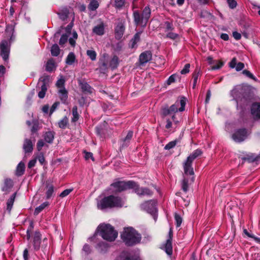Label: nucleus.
Here are the masks:
<instances>
[{
	"label": "nucleus",
	"instance_id": "obj_42",
	"mask_svg": "<svg viewBox=\"0 0 260 260\" xmlns=\"http://www.w3.org/2000/svg\"><path fill=\"white\" fill-rule=\"evenodd\" d=\"M77 33L76 31H73L72 34V37L70 38L69 40V43L72 46L74 47L75 46L76 40L77 39Z\"/></svg>",
	"mask_w": 260,
	"mask_h": 260
},
{
	"label": "nucleus",
	"instance_id": "obj_64",
	"mask_svg": "<svg viewBox=\"0 0 260 260\" xmlns=\"http://www.w3.org/2000/svg\"><path fill=\"white\" fill-rule=\"evenodd\" d=\"M244 67V64L242 62H239L237 63L236 66L235 67L236 71H240L242 70Z\"/></svg>",
	"mask_w": 260,
	"mask_h": 260
},
{
	"label": "nucleus",
	"instance_id": "obj_17",
	"mask_svg": "<svg viewBox=\"0 0 260 260\" xmlns=\"http://www.w3.org/2000/svg\"><path fill=\"white\" fill-rule=\"evenodd\" d=\"M13 186V182L12 179L6 178L4 180V186L2 190L6 192H10L11 189Z\"/></svg>",
	"mask_w": 260,
	"mask_h": 260
},
{
	"label": "nucleus",
	"instance_id": "obj_41",
	"mask_svg": "<svg viewBox=\"0 0 260 260\" xmlns=\"http://www.w3.org/2000/svg\"><path fill=\"white\" fill-rule=\"evenodd\" d=\"M86 54L91 60L94 61L96 59V53L94 50H87L86 51Z\"/></svg>",
	"mask_w": 260,
	"mask_h": 260
},
{
	"label": "nucleus",
	"instance_id": "obj_10",
	"mask_svg": "<svg viewBox=\"0 0 260 260\" xmlns=\"http://www.w3.org/2000/svg\"><path fill=\"white\" fill-rule=\"evenodd\" d=\"M1 56L5 61L8 59L10 51V44L7 41H3L1 43Z\"/></svg>",
	"mask_w": 260,
	"mask_h": 260
},
{
	"label": "nucleus",
	"instance_id": "obj_37",
	"mask_svg": "<svg viewBox=\"0 0 260 260\" xmlns=\"http://www.w3.org/2000/svg\"><path fill=\"white\" fill-rule=\"evenodd\" d=\"M75 60V55L73 52H70L66 59V63L68 64L71 65L72 64Z\"/></svg>",
	"mask_w": 260,
	"mask_h": 260
},
{
	"label": "nucleus",
	"instance_id": "obj_4",
	"mask_svg": "<svg viewBox=\"0 0 260 260\" xmlns=\"http://www.w3.org/2000/svg\"><path fill=\"white\" fill-rule=\"evenodd\" d=\"M136 183L133 181H117L111 185V187L114 192H120L127 189L135 188Z\"/></svg>",
	"mask_w": 260,
	"mask_h": 260
},
{
	"label": "nucleus",
	"instance_id": "obj_25",
	"mask_svg": "<svg viewBox=\"0 0 260 260\" xmlns=\"http://www.w3.org/2000/svg\"><path fill=\"white\" fill-rule=\"evenodd\" d=\"M141 32L136 33L134 38L131 41V47L132 48L137 47V44L140 40Z\"/></svg>",
	"mask_w": 260,
	"mask_h": 260
},
{
	"label": "nucleus",
	"instance_id": "obj_18",
	"mask_svg": "<svg viewBox=\"0 0 260 260\" xmlns=\"http://www.w3.org/2000/svg\"><path fill=\"white\" fill-rule=\"evenodd\" d=\"M115 37L117 39H120L122 37L124 31V26L121 23H119L115 28Z\"/></svg>",
	"mask_w": 260,
	"mask_h": 260
},
{
	"label": "nucleus",
	"instance_id": "obj_27",
	"mask_svg": "<svg viewBox=\"0 0 260 260\" xmlns=\"http://www.w3.org/2000/svg\"><path fill=\"white\" fill-rule=\"evenodd\" d=\"M80 85L83 92L87 93L92 92V88L86 82H80Z\"/></svg>",
	"mask_w": 260,
	"mask_h": 260
},
{
	"label": "nucleus",
	"instance_id": "obj_20",
	"mask_svg": "<svg viewBox=\"0 0 260 260\" xmlns=\"http://www.w3.org/2000/svg\"><path fill=\"white\" fill-rule=\"evenodd\" d=\"M23 147L25 153L31 152L33 149V145L31 141L27 139H25Z\"/></svg>",
	"mask_w": 260,
	"mask_h": 260
},
{
	"label": "nucleus",
	"instance_id": "obj_11",
	"mask_svg": "<svg viewBox=\"0 0 260 260\" xmlns=\"http://www.w3.org/2000/svg\"><path fill=\"white\" fill-rule=\"evenodd\" d=\"M135 190V192L139 196H150L152 194V192L147 188L139 187L136 184L135 188H133Z\"/></svg>",
	"mask_w": 260,
	"mask_h": 260
},
{
	"label": "nucleus",
	"instance_id": "obj_43",
	"mask_svg": "<svg viewBox=\"0 0 260 260\" xmlns=\"http://www.w3.org/2000/svg\"><path fill=\"white\" fill-rule=\"evenodd\" d=\"M54 192V187L53 185H49L47 186V190L46 191V198L49 199L52 196Z\"/></svg>",
	"mask_w": 260,
	"mask_h": 260
},
{
	"label": "nucleus",
	"instance_id": "obj_49",
	"mask_svg": "<svg viewBox=\"0 0 260 260\" xmlns=\"http://www.w3.org/2000/svg\"><path fill=\"white\" fill-rule=\"evenodd\" d=\"M182 188L184 192L188 190V181L186 179H184L182 181Z\"/></svg>",
	"mask_w": 260,
	"mask_h": 260
},
{
	"label": "nucleus",
	"instance_id": "obj_61",
	"mask_svg": "<svg viewBox=\"0 0 260 260\" xmlns=\"http://www.w3.org/2000/svg\"><path fill=\"white\" fill-rule=\"evenodd\" d=\"M37 159H38L39 161L40 162L41 165H43L44 164L45 161V158L42 153H40L38 155Z\"/></svg>",
	"mask_w": 260,
	"mask_h": 260
},
{
	"label": "nucleus",
	"instance_id": "obj_33",
	"mask_svg": "<svg viewBox=\"0 0 260 260\" xmlns=\"http://www.w3.org/2000/svg\"><path fill=\"white\" fill-rule=\"evenodd\" d=\"M119 64V59L117 56H114L110 60L109 66L112 69H115Z\"/></svg>",
	"mask_w": 260,
	"mask_h": 260
},
{
	"label": "nucleus",
	"instance_id": "obj_44",
	"mask_svg": "<svg viewBox=\"0 0 260 260\" xmlns=\"http://www.w3.org/2000/svg\"><path fill=\"white\" fill-rule=\"evenodd\" d=\"M108 247V245L105 242H100L97 245V248L101 251H105Z\"/></svg>",
	"mask_w": 260,
	"mask_h": 260
},
{
	"label": "nucleus",
	"instance_id": "obj_52",
	"mask_svg": "<svg viewBox=\"0 0 260 260\" xmlns=\"http://www.w3.org/2000/svg\"><path fill=\"white\" fill-rule=\"evenodd\" d=\"M190 64L187 63L185 65L184 68L181 71V74H186L189 72Z\"/></svg>",
	"mask_w": 260,
	"mask_h": 260
},
{
	"label": "nucleus",
	"instance_id": "obj_57",
	"mask_svg": "<svg viewBox=\"0 0 260 260\" xmlns=\"http://www.w3.org/2000/svg\"><path fill=\"white\" fill-rule=\"evenodd\" d=\"M125 0H115V6L116 7L121 8L124 4Z\"/></svg>",
	"mask_w": 260,
	"mask_h": 260
},
{
	"label": "nucleus",
	"instance_id": "obj_28",
	"mask_svg": "<svg viewBox=\"0 0 260 260\" xmlns=\"http://www.w3.org/2000/svg\"><path fill=\"white\" fill-rule=\"evenodd\" d=\"M14 30V25L13 24L8 25L6 27V33L7 35L8 39L11 40L12 39Z\"/></svg>",
	"mask_w": 260,
	"mask_h": 260
},
{
	"label": "nucleus",
	"instance_id": "obj_53",
	"mask_svg": "<svg viewBox=\"0 0 260 260\" xmlns=\"http://www.w3.org/2000/svg\"><path fill=\"white\" fill-rule=\"evenodd\" d=\"M176 77L177 76L175 74L172 75L171 76H170L167 80V84L168 85H170L171 84L174 83L176 79Z\"/></svg>",
	"mask_w": 260,
	"mask_h": 260
},
{
	"label": "nucleus",
	"instance_id": "obj_56",
	"mask_svg": "<svg viewBox=\"0 0 260 260\" xmlns=\"http://www.w3.org/2000/svg\"><path fill=\"white\" fill-rule=\"evenodd\" d=\"M83 251L85 252V254H88L91 251L90 246L87 244H85L83 247Z\"/></svg>",
	"mask_w": 260,
	"mask_h": 260
},
{
	"label": "nucleus",
	"instance_id": "obj_1",
	"mask_svg": "<svg viewBox=\"0 0 260 260\" xmlns=\"http://www.w3.org/2000/svg\"><path fill=\"white\" fill-rule=\"evenodd\" d=\"M125 201L119 197L109 196L103 198L98 203V208L104 210L108 208L122 207Z\"/></svg>",
	"mask_w": 260,
	"mask_h": 260
},
{
	"label": "nucleus",
	"instance_id": "obj_14",
	"mask_svg": "<svg viewBox=\"0 0 260 260\" xmlns=\"http://www.w3.org/2000/svg\"><path fill=\"white\" fill-rule=\"evenodd\" d=\"M116 260H141L140 258L133 256L131 254L127 252H122L118 257L116 258Z\"/></svg>",
	"mask_w": 260,
	"mask_h": 260
},
{
	"label": "nucleus",
	"instance_id": "obj_12",
	"mask_svg": "<svg viewBox=\"0 0 260 260\" xmlns=\"http://www.w3.org/2000/svg\"><path fill=\"white\" fill-rule=\"evenodd\" d=\"M192 161L188 158L183 164V169L184 173L186 175H193L194 174L193 170L192 167Z\"/></svg>",
	"mask_w": 260,
	"mask_h": 260
},
{
	"label": "nucleus",
	"instance_id": "obj_22",
	"mask_svg": "<svg viewBox=\"0 0 260 260\" xmlns=\"http://www.w3.org/2000/svg\"><path fill=\"white\" fill-rule=\"evenodd\" d=\"M58 94L60 100L63 103H66L68 99V92L65 88H61L58 90Z\"/></svg>",
	"mask_w": 260,
	"mask_h": 260
},
{
	"label": "nucleus",
	"instance_id": "obj_8",
	"mask_svg": "<svg viewBox=\"0 0 260 260\" xmlns=\"http://www.w3.org/2000/svg\"><path fill=\"white\" fill-rule=\"evenodd\" d=\"M250 111L255 119H260V100L251 104Z\"/></svg>",
	"mask_w": 260,
	"mask_h": 260
},
{
	"label": "nucleus",
	"instance_id": "obj_60",
	"mask_svg": "<svg viewBox=\"0 0 260 260\" xmlns=\"http://www.w3.org/2000/svg\"><path fill=\"white\" fill-rule=\"evenodd\" d=\"M39 129V124L37 122H35L33 123L31 131L32 133H36Z\"/></svg>",
	"mask_w": 260,
	"mask_h": 260
},
{
	"label": "nucleus",
	"instance_id": "obj_36",
	"mask_svg": "<svg viewBox=\"0 0 260 260\" xmlns=\"http://www.w3.org/2000/svg\"><path fill=\"white\" fill-rule=\"evenodd\" d=\"M99 3L96 0H92L88 5V8L90 11H94L99 7Z\"/></svg>",
	"mask_w": 260,
	"mask_h": 260
},
{
	"label": "nucleus",
	"instance_id": "obj_24",
	"mask_svg": "<svg viewBox=\"0 0 260 260\" xmlns=\"http://www.w3.org/2000/svg\"><path fill=\"white\" fill-rule=\"evenodd\" d=\"M16 192L13 193L7 202V209L10 212L13 207V205L16 198Z\"/></svg>",
	"mask_w": 260,
	"mask_h": 260
},
{
	"label": "nucleus",
	"instance_id": "obj_62",
	"mask_svg": "<svg viewBox=\"0 0 260 260\" xmlns=\"http://www.w3.org/2000/svg\"><path fill=\"white\" fill-rule=\"evenodd\" d=\"M178 35L172 32H170L167 34V37L169 38H170L171 39H175L178 37Z\"/></svg>",
	"mask_w": 260,
	"mask_h": 260
},
{
	"label": "nucleus",
	"instance_id": "obj_31",
	"mask_svg": "<svg viewBox=\"0 0 260 260\" xmlns=\"http://www.w3.org/2000/svg\"><path fill=\"white\" fill-rule=\"evenodd\" d=\"M106 56L107 55L104 54L103 57L100 59V67L101 70H105L108 68V63L106 59Z\"/></svg>",
	"mask_w": 260,
	"mask_h": 260
},
{
	"label": "nucleus",
	"instance_id": "obj_45",
	"mask_svg": "<svg viewBox=\"0 0 260 260\" xmlns=\"http://www.w3.org/2000/svg\"><path fill=\"white\" fill-rule=\"evenodd\" d=\"M69 38V35L68 34H63L61 36L60 40H59V45H64L68 41Z\"/></svg>",
	"mask_w": 260,
	"mask_h": 260
},
{
	"label": "nucleus",
	"instance_id": "obj_46",
	"mask_svg": "<svg viewBox=\"0 0 260 260\" xmlns=\"http://www.w3.org/2000/svg\"><path fill=\"white\" fill-rule=\"evenodd\" d=\"M176 144H177V141H176V140L170 142L168 144H167L165 146V149L166 150H170V149L173 148V147H174L176 146Z\"/></svg>",
	"mask_w": 260,
	"mask_h": 260
},
{
	"label": "nucleus",
	"instance_id": "obj_19",
	"mask_svg": "<svg viewBox=\"0 0 260 260\" xmlns=\"http://www.w3.org/2000/svg\"><path fill=\"white\" fill-rule=\"evenodd\" d=\"M133 16L135 22L137 25L144 23V19H143L142 15L140 14L138 11L134 12Z\"/></svg>",
	"mask_w": 260,
	"mask_h": 260
},
{
	"label": "nucleus",
	"instance_id": "obj_38",
	"mask_svg": "<svg viewBox=\"0 0 260 260\" xmlns=\"http://www.w3.org/2000/svg\"><path fill=\"white\" fill-rule=\"evenodd\" d=\"M133 132L129 131L128 132L126 136L123 139V142L122 144V147H124L126 146L127 143L129 142V141L131 140L132 136H133Z\"/></svg>",
	"mask_w": 260,
	"mask_h": 260
},
{
	"label": "nucleus",
	"instance_id": "obj_26",
	"mask_svg": "<svg viewBox=\"0 0 260 260\" xmlns=\"http://www.w3.org/2000/svg\"><path fill=\"white\" fill-rule=\"evenodd\" d=\"M151 14V10L148 7H146L142 12V16L143 19H144V23L145 24L147 22L148 20L150 18Z\"/></svg>",
	"mask_w": 260,
	"mask_h": 260
},
{
	"label": "nucleus",
	"instance_id": "obj_7",
	"mask_svg": "<svg viewBox=\"0 0 260 260\" xmlns=\"http://www.w3.org/2000/svg\"><path fill=\"white\" fill-rule=\"evenodd\" d=\"M247 136V132L246 129L242 128L236 131L232 135L233 140L237 142L244 141Z\"/></svg>",
	"mask_w": 260,
	"mask_h": 260
},
{
	"label": "nucleus",
	"instance_id": "obj_54",
	"mask_svg": "<svg viewBox=\"0 0 260 260\" xmlns=\"http://www.w3.org/2000/svg\"><path fill=\"white\" fill-rule=\"evenodd\" d=\"M228 4L229 7L232 8H235L237 6V2L235 0H228Z\"/></svg>",
	"mask_w": 260,
	"mask_h": 260
},
{
	"label": "nucleus",
	"instance_id": "obj_30",
	"mask_svg": "<svg viewBox=\"0 0 260 260\" xmlns=\"http://www.w3.org/2000/svg\"><path fill=\"white\" fill-rule=\"evenodd\" d=\"M55 68V64L53 59L48 60L46 64V70L48 72L52 71Z\"/></svg>",
	"mask_w": 260,
	"mask_h": 260
},
{
	"label": "nucleus",
	"instance_id": "obj_16",
	"mask_svg": "<svg viewBox=\"0 0 260 260\" xmlns=\"http://www.w3.org/2000/svg\"><path fill=\"white\" fill-rule=\"evenodd\" d=\"M49 79V78L48 76H46L44 77L43 79V84L41 86V90L38 93V96L40 99H43L45 97L46 92L47 91V85L46 84V83L47 81H48Z\"/></svg>",
	"mask_w": 260,
	"mask_h": 260
},
{
	"label": "nucleus",
	"instance_id": "obj_13",
	"mask_svg": "<svg viewBox=\"0 0 260 260\" xmlns=\"http://www.w3.org/2000/svg\"><path fill=\"white\" fill-rule=\"evenodd\" d=\"M41 235L38 231H36L33 238V246L35 250H38L40 247Z\"/></svg>",
	"mask_w": 260,
	"mask_h": 260
},
{
	"label": "nucleus",
	"instance_id": "obj_2",
	"mask_svg": "<svg viewBox=\"0 0 260 260\" xmlns=\"http://www.w3.org/2000/svg\"><path fill=\"white\" fill-rule=\"evenodd\" d=\"M121 237L128 246L136 244L139 243L141 239V235L132 228H124Z\"/></svg>",
	"mask_w": 260,
	"mask_h": 260
},
{
	"label": "nucleus",
	"instance_id": "obj_29",
	"mask_svg": "<svg viewBox=\"0 0 260 260\" xmlns=\"http://www.w3.org/2000/svg\"><path fill=\"white\" fill-rule=\"evenodd\" d=\"M202 153V152L200 149H197L194 150L191 154H190L187 158L192 162L193 160H194L197 157L200 156Z\"/></svg>",
	"mask_w": 260,
	"mask_h": 260
},
{
	"label": "nucleus",
	"instance_id": "obj_55",
	"mask_svg": "<svg viewBox=\"0 0 260 260\" xmlns=\"http://www.w3.org/2000/svg\"><path fill=\"white\" fill-rule=\"evenodd\" d=\"M59 104V102H55L52 106L51 107V109L50 110V115H51L54 111L55 110V109L57 108V107L58 106Z\"/></svg>",
	"mask_w": 260,
	"mask_h": 260
},
{
	"label": "nucleus",
	"instance_id": "obj_39",
	"mask_svg": "<svg viewBox=\"0 0 260 260\" xmlns=\"http://www.w3.org/2000/svg\"><path fill=\"white\" fill-rule=\"evenodd\" d=\"M68 124V119L65 116L58 122V126L60 128L64 129Z\"/></svg>",
	"mask_w": 260,
	"mask_h": 260
},
{
	"label": "nucleus",
	"instance_id": "obj_5",
	"mask_svg": "<svg viewBox=\"0 0 260 260\" xmlns=\"http://www.w3.org/2000/svg\"><path fill=\"white\" fill-rule=\"evenodd\" d=\"M141 208L152 215L155 220L156 219L157 208L156 201L150 200L145 202L141 205Z\"/></svg>",
	"mask_w": 260,
	"mask_h": 260
},
{
	"label": "nucleus",
	"instance_id": "obj_63",
	"mask_svg": "<svg viewBox=\"0 0 260 260\" xmlns=\"http://www.w3.org/2000/svg\"><path fill=\"white\" fill-rule=\"evenodd\" d=\"M84 152L85 153V158L86 159L91 158L93 161L94 160V158L93 157V154L92 153L86 152L85 151H84Z\"/></svg>",
	"mask_w": 260,
	"mask_h": 260
},
{
	"label": "nucleus",
	"instance_id": "obj_50",
	"mask_svg": "<svg viewBox=\"0 0 260 260\" xmlns=\"http://www.w3.org/2000/svg\"><path fill=\"white\" fill-rule=\"evenodd\" d=\"M199 76V72H196L193 75V86H192L193 88H194L196 86Z\"/></svg>",
	"mask_w": 260,
	"mask_h": 260
},
{
	"label": "nucleus",
	"instance_id": "obj_35",
	"mask_svg": "<svg viewBox=\"0 0 260 260\" xmlns=\"http://www.w3.org/2000/svg\"><path fill=\"white\" fill-rule=\"evenodd\" d=\"M51 53L52 56H57L60 53V49L57 44L53 45L51 49Z\"/></svg>",
	"mask_w": 260,
	"mask_h": 260
},
{
	"label": "nucleus",
	"instance_id": "obj_58",
	"mask_svg": "<svg viewBox=\"0 0 260 260\" xmlns=\"http://www.w3.org/2000/svg\"><path fill=\"white\" fill-rule=\"evenodd\" d=\"M243 74L246 76L248 77L250 79H254V76L249 71L246 70H243L242 72Z\"/></svg>",
	"mask_w": 260,
	"mask_h": 260
},
{
	"label": "nucleus",
	"instance_id": "obj_32",
	"mask_svg": "<svg viewBox=\"0 0 260 260\" xmlns=\"http://www.w3.org/2000/svg\"><path fill=\"white\" fill-rule=\"evenodd\" d=\"M49 203L48 202H45L42 203L41 205L37 207L34 211L35 215H38L39 213H40L44 209L48 206Z\"/></svg>",
	"mask_w": 260,
	"mask_h": 260
},
{
	"label": "nucleus",
	"instance_id": "obj_3",
	"mask_svg": "<svg viewBox=\"0 0 260 260\" xmlns=\"http://www.w3.org/2000/svg\"><path fill=\"white\" fill-rule=\"evenodd\" d=\"M97 232L104 240L112 242L117 237L118 233L114 228L109 224H101L98 229Z\"/></svg>",
	"mask_w": 260,
	"mask_h": 260
},
{
	"label": "nucleus",
	"instance_id": "obj_23",
	"mask_svg": "<svg viewBox=\"0 0 260 260\" xmlns=\"http://www.w3.org/2000/svg\"><path fill=\"white\" fill-rule=\"evenodd\" d=\"M25 171V164L24 162H20L17 166L16 170V175L17 176H22Z\"/></svg>",
	"mask_w": 260,
	"mask_h": 260
},
{
	"label": "nucleus",
	"instance_id": "obj_34",
	"mask_svg": "<svg viewBox=\"0 0 260 260\" xmlns=\"http://www.w3.org/2000/svg\"><path fill=\"white\" fill-rule=\"evenodd\" d=\"M44 139L48 143H52L54 139V133L52 132H46L44 136Z\"/></svg>",
	"mask_w": 260,
	"mask_h": 260
},
{
	"label": "nucleus",
	"instance_id": "obj_21",
	"mask_svg": "<svg viewBox=\"0 0 260 260\" xmlns=\"http://www.w3.org/2000/svg\"><path fill=\"white\" fill-rule=\"evenodd\" d=\"M162 249L166 251V252L169 255H171L172 254V241L171 239H168L164 245Z\"/></svg>",
	"mask_w": 260,
	"mask_h": 260
},
{
	"label": "nucleus",
	"instance_id": "obj_59",
	"mask_svg": "<svg viewBox=\"0 0 260 260\" xmlns=\"http://www.w3.org/2000/svg\"><path fill=\"white\" fill-rule=\"evenodd\" d=\"M59 18L62 20H66L68 16V14L67 12H61L58 13Z\"/></svg>",
	"mask_w": 260,
	"mask_h": 260
},
{
	"label": "nucleus",
	"instance_id": "obj_40",
	"mask_svg": "<svg viewBox=\"0 0 260 260\" xmlns=\"http://www.w3.org/2000/svg\"><path fill=\"white\" fill-rule=\"evenodd\" d=\"M77 106H74L73 108V109H72V114H73V118H72V121L73 122H76L77 121L78 119H79V114L78 113V111H77Z\"/></svg>",
	"mask_w": 260,
	"mask_h": 260
},
{
	"label": "nucleus",
	"instance_id": "obj_15",
	"mask_svg": "<svg viewBox=\"0 0 260 260\" xmlns=\"http://www.w3.org/2000/svg\"><path fill=\"white\" fill-rule=\"evenodd\" d=\"M92 32L98 36H102L105 34V25L103 22L95 25L92 29Z\"/></svg>",
	"mask_w": 260,
	"mask_h": 260
},
{
	"label": "nucleus",
	"instance_id": "obj_47",
	"mask_svg": "<svg viewBox=\"0 0 260 260\" xmlns=\"http://www.w3.org/2000/svg\"><path fill=\"white\" fill-rule=\"evenodd\" d=\"M64 80L61 77L60 79H58L56 83V86L59 89L61 88H64Z\"/></svg>",
	"mask_w": 260,
	"mask_h": 260
},
{
	"label": "nucleus",
	"instance_id": "obj_6",
	"mask_svg": "<svg viewBox=\"0 0 260 260\" xmlns=\"http://www.w3.org/2000/svg\"><path fill=\"white\" fill-rule=\"evenodd\" d=\"M185 104L186 100L184 98H182L180 101H177L174 104L170 107L171 113H176L178 111H183L185 109Z\"/></svg>",
	"mask_w": 260,
	"mask_h": 260
},
{
	"label": "nucleus",
	"instance_id": "obj_51",
	"mask_svg": "<svg viewBox=\"0 0 260 260\" xmlns=\"http://www.w3.org/2000/svg\"><path fill=\"white\" fill-rule=\"evenodd\" d=\"M73 190V189H67L63 190L59 195L61 198H64L69 194Z\"/></svg>",
	"mask_w": 260,
	"mask_h": 260
},
{
	"label": "nucleus",
	"instance_id": "obj_9",
	"mask_svg": "<svg viewBox=\"0 0 260 260\" xmlns=\"http://www.w3.org/2000/svg\"><path fill=\"white\" fill-rule=\"evenodd\" d=\"M152 59V53L150 51H145L139 56V62L140 64L143 66L146 63L150 61Z\"/></svg>",
	"mask_w": 260,
	"mask_h": 260
},
{
	"label": "nucleus",
	"instance_id": "obj_48",
	"mask_svg": "<svg viewBox=\"0 0 260 260\" xmlns=\"http://www.w3.org/2000/svg\"><path fill=\"white\" fill-rule=\"evenodd\" d=\"M175 219L176 223V226L177 227H179L182 223V218L178 214H175Z\"/></svg>",
	"mask_w": 260,
	"mask_h": 260
}]
</instances>
